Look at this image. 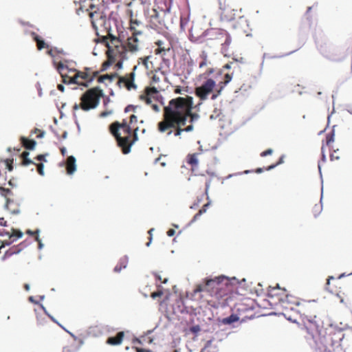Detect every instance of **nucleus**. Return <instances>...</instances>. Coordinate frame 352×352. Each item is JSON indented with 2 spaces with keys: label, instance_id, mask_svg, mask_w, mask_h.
Listing matches in <instances>:
<instances>
[{
  "label": "nucleus",
  "instance_id": "obj_59",
  "mask_svg": "<svg viewBox=\"0 0 352 352\" xmlns=\"http://www.w3.org/2000/svg\"><path fill=\"white\" fill-rule=\"evenodd\" d=\"M182 89L180 88V87H177L175 88V89L174 90V92H175V94H182Z\"/></svg>",
  "mask_w": 352,
  "mask_h": 352
},
{
  "label": "nucleus",
  "instance_id": "obj_64",
  "mask_svg": "<svg viewBox=\"0 0 352 352\" xmlns=\"http://www.w3.org/2000/svg\"><path fill=\"white\" fill-rule=\"evenodd\" d=\"M58 89L61 91H64V86L63 85H58Z\"/></svg>",
  "mask_w": 352,
  "mask_h": 352
},
{
  "label": "nucleus",
  "instance_id": "obj_11",
  "mask_svg": "<svg viewBox=\"0 0 352 352\" xmlns=\"http://www.w3.org/2000/svg\"><path fill=\"white\" fill-rule=\"evenodd\" d=\"M228 280L224 277L216 278L215 279H210L206 280L204 285H197L194 290L195 293L201 292L204 290H208L209 287H212L213 289L216 291V295L221 296L224 295V293H221V290L223 289L224 285H227Z\"/></svg>",
  "mask_w": 352,
  "mask_h": 352
},
{
  "label": "nucleus",
  "instance_id": "obj_16",
  "mask_svg": "<svg viewBox=\"0 0 352 352\" xmlns=\"http://www.w3.org/2000/svg\"><path fill=\"white\" fill-rule=\"evenodd\" d=\"M135 68H136V67L135 66L133 68V72H132L129 74H127L124 76L119 77V79H118V81L117 83L119 87H121V85L123 84L127 90H131L132 89H136L137 86L134 83V79H135L134 70L135 69Z\"/></svg>",
  "mask_w": 352,
  "mask_h": 352
},
{
  "label": "nucleus",
  "instance_id": "obj_48",
  "mask_svg": "<svg viewBox=\"0 0 352 352\" xmlns=\"http://www.w3.org/2000/svg\"><path fill=\"white\" fill-rule=\"evenodd\" d=\"M134 349L136 352H153L151 350L144 349L139 347H134Z\"/></svg>",
  "mask_w": 352,
  "mask_h": 352
},
{
  "label": "nucleus",
  "instance_id": "obj_35",
  "mask_svg": "<svg viewBox=\"0 0 352 352\" xmlns=\"http://www.w3.org/2000/svg\"><path fill=\"white\" fill-rule=\"evenodd\" d=\"M326 145L329 147L331 146V144L334 142V134L333 133H328L326 135Z\"/></svg>",
  "mask_w": 352,
  "mask_h": 352
},
{
  "label": "nucleus",
  "instance_id": "obj_27",
  "mask_svg": "<svg viewBox=\"0 0 352 352\" xmlns=\"http://www.w3.org/2000/svg\"><path fill=\"white\" fill-rule=\"evenodd\" d=\"M21 142L22 145L26 148L29 150H33L36 144V141L33 140L28 139L25 137L21 138Z\"/></svg>",
  "mask_w": 352,
  "mask_h": 352
},
{
  "label": "nucleus",
  "instance_id": "obj_52",
  "mask_svg": "<svg viewBox=\"0 0 352 352\" xmlns=\"http://www.w3.org/2000/svg\"><path fill=\"white\" fill-rule=\"evenodd\" d=\"M154 230L153 228H151L148 230V233L149 234V242L146 243V245L148 246L150 243L151 242V240H152V232Z\"/></svg>",
  "mask_w": 352,
  "mask_h": 352
},
{
  "label": "nucleus",
  "instance_id": "obj_38",
  "mask_svg": "<svg viewBox=\"0 0 352 352\" xmlns=\"http://www.w3.org/2000/svg\"><path fill=\"white\" fill-rule=\"evenodd\" d=\"M151 56H145V57H142V58H139V60H138V63H142V65L146 68V69H148V62H149V59H150Z\"/></svg>",
  "mask_w": 352,
  "mask_h": 352
},
{
  "label": "nucleus",
  "instance_id": "obj_19",
  "mask_svg": "<svg viewBox=\"0 0 352 352\" xmlns=\"http://www.w3.org/2000/svg\"><path fill=\"white\" fill-rule=\"evenodd\" d=\"M232 78V74H225V76L223 77V80L219 82V84L217 85L218 88L217 89H215L214 93H213V94H212L211 99L212 100H216L217 98L221 95V91H223V89H224L226 85L231 81Z\"/></svg>",
  "mask_w": 352,
  "mask_h": 352
},
{
  "label": "nucleus",
  "instance_id": "obj_50",
  "mask_svg": "<svg viewBox=\"0 0 352 352\" xmlns=\"http://www.w3.org/2000/svg\"><path fill=\"white\" fill-rule=\"evenodd\" d=\"M35 159L38 161H46L45 155H38L35 157Z\"/></svg>",
  "mask_w": 352,
  "mask_h": 352
},
{
  "label": "nucleus",
  "instance_id": "obj_22",
  "mask_svg": "<svg viewBox=\"0 0 352 352\" xmlns=\"http://www.w3.org/2000/svg\"><path fill=\"white\" fill-rule=\"evenodd\" d=\"M74 78H75V84L80 86L84 87V84L87 82V81L89 80V78L87 76V74L86 72L82 71H79L75 69V74H74Z\"/></svg>",
  "mask_w": 352,
  "mask_h": 352
},
{
  "label": "nucleus",
  "instance_id": "obj_25",
  "mask_svg": "<svg viewBox=\"0 0 352 352\" xmlns=\"http://www.w3.org/2000/svg\"><path fill=\"white\" fill-rule=\"evenodd\" d=\"M76 169V159L74 156H69L66 161V170L69 175L73 174Z\"/></svg>",
  "mask_w": 352,
  "mask_h": 352
},
{
  "label": "nucleus",
  "instance_id": "obj_17",
  "mask_svg": "<svg viewBox=\"0 0 352 352\" xmlns=\"http://www.w3.org/2000/svg\"><path fill=\"white\" fill-rule=\"evenodd\" d=\"M11 231V233H10L9 232H0V235L1 236L8 235L9 236L8 239H6L1 242V245H0V250L5 246L11 245L17 239L21 238L23 236V232H21L20 230H16L12 228Z\"/></svg>",
  "mask_w": 352,
  "mask_h": 352
},
{
  "label": "nucleus",
  "instance_id": "obj_29",
  "mask_svg": "<svg viewBox=\"0 0 352 352\" xmlns=\"http://www.w3.org/2000/svg\"><path fill=\"white\" fill-rule=\"evenodd\" d=\"M128 264V257L123 256L122 257L117 265L114 268V271L116 272H120L122 269L125 268Z\"/></svg>",
  "mask_w": 352,
  "mask_h": 352
},
{
  "label": "nucleus",
  "instance_id": "obj_1",
  "mask_svg": "<svg viewBox=\"0 0 352 352\" xmlns=\"http://www.w3.org/2000/svg\"><path fill=\"white\" fill-rule=\"evenodd\" d=\"M193 98L192 96L177 97L171 99L164 107L162 120L157 124V129L167 136L181 138L184 132L194 130V121L198 115L192 112Z\"/></svg>",
  "mask_w": 352,
  "mask_h": 352
},
{
  "label": "nucleus",
  "instance_id": "obj_61",
  "mask_svg": "<svg viewBox=\"0 0 352 352\" xmlns=\"http://www.w3.org/2000/svg\"><path fill=\"white\" fill-rule=\"evenodd\" d=\"M6 221L4 218H0V226H6Z\"/></svg>",
  "mask_w": 352,
  "mask_h": 352
},
{
  "label": "nucleus",
  "instance_id": "obj_46",
  "mask_svg": "<svg viewBox=\"0 0 352 352\" xmlns=\"http://www.w3.org/2000/svg\"><path fill=\"white\" fill-rule=\"evenodd\" d=\"M163 294V292L162 291H157V292H153L151 295V296L153 298H156L157 297H160L162 296Z\"/></svg>",
  "mask_w": 352,
  "mask_h": 352
},
{
  "label": "nucleus",
  "instance_id": "obj_62",
  "mask_svg": "<svg viewBox=\"0 0 352 352\" xmlns=\"http://www.w3.org/2000/svg\"><path fill=\"white\" fill-rule=\"evenodd\" d=\"M231 64L232 63H227L224 66H223V68L224 69H229L231 68Z\"/></svg>",
  "mask_w": 352,
  "mask_h": 352
},
{
  "label": "nucleus",
  "instance_id": "obj_54",
  "mask_svg": "<svg viewBox=\"0 0 352 352\" xmlns=\"http://www.w3.org/2000/svg\"><path fill=\"white\" fill-rule=\"evenodd\" d=\"M175 233V230L173 229H169L168 231H167V235L168 236H173Z\"/></svg>",
  "mask_w": 352,
  "mask_h": 352
},
{
  "label": "nucleus",
  "instance_id": "obj_15",
  "mask_svg": "<svg viewBox=\"0 0 352 352\" xmlns=\"http://www.w3.org/2000/svg\"><path fill=\"white\" fill-rule=\"evenodd\" d=\"M147 19L149 26L154 30H162L165 25L164 21L160 16L159 12L155 8L148 12Z\"/></svg>",
  "mask_w": 352,
  "mask_h": 352
},
{
  "label": "nucleus",
  "instance_id": "obj_57",
  "mask_svg": "<svg viewBox=\"0 0 352 352\" xmlns=\"http://www.w3.org/2000/svg\"><path fill=\"white\" fill-rule=\"evenodd\" d=\"M36 241L38 243V248L41 249L43 246L41 240L39 239L38 235L35 236Z\"/></svg>",
  "mask_w": 352,
  "mask_h": 352
},
{
  "label": "nucleus",
  "instance_id": "obj_49",
  "mask_svg": "<svg viewBox=\"0 0 352 352\" xmlns=\"http://www.w3.org/2000/svg\"><path fill=\"white\" fill-rule=\"evenodd\" d=\"M160 77L156 75V74H154L153 76H152V82L153 83H157L158 82H160Z\"/></svg>",
  "mask_w": 352,
  "mask_h": 352
},
{
  "label": "nucleus",
  "instance_id": "obj_30",
  "mask_svg": "<svg viewBox=\"0 0 352 352\" xmlns=\"http://www.w3.org/2000/svg\"><path fill=\"white\" fill-rule=\"evenodd\" d=\"M118 74L116 73L112 74H104L102 76H100L98 78V82L99 83H103L105 80H108L109 82H111L114 78L117 77Z\"/></svg>",
  "mask_w": 352,
  "mask_h": 352
},
{
  "label": "nucleus",
  "instance_id": "obj_14",
  "mask_svg": "<svg viewBox=\"0 0 352 352\" xmlns=\"http://www.w3.org/2000/svg\"><path fill=\"white\" fill-rule=\"evenodd\" d=\"M57 69L62 77L63 82L65 84H75V69H69L67 65L59 63Z\"/></svg>",
  "mask_w": 352,
  "mask_h": 352
},
{
  "label": "nucleus",
  "instance_id": "obj_24",
  "mask_svg": "<svg viewBox=\"0 0 352 352\" xmlns=\"http://www.w3.org/2000/svg\"><path fill=\"white\" fill-rule=\"evenodd\" d=\"M124 333L123 331L118 332L116 336L109 337L107 340V343L110 345H118L120 344L124 338Z\"/></svg>",
  "mask_w": 352,
  "mask_h": 352
},
{
  "label": "nucleus",
  "instance_id": "obj_33",
  "mask_svg": "<svg viewBox=\"0 0 352 352\" xmlns=\"http://www.w3.org/2000/svg\"><path fill=\"white\" fill-rule=\"evenodd\" d=\"M210 205V203H207L204 204L202 208L199 210V212L195 214L192 219V221H196L202 214L205 213Z\"/></svg>",
  "mask_w": 352,
  "mask_h": 352
},
{
  "label": "nucleus",
  "instance_id": "obj_32",
  "mask_svg": "<svg viewBox=\"0 0 352 352\" xmlns=\"http://www.w3.org/2000/svg\"><path fill=\"white\" fill-rule=\"evenodd\" d=\"M141 26H142V23L140 21L136 19H133L132 17L131 18L129 25L130 31H131L132 27L135 28L136 30H142L141 28H140Z\"/></svg>",
  "mask_w": 352,
  "mask_h": 352
},
{
  "label": "nucleus",
  "instance_id": "obj_37",
  "mask_svg": "<svg viewBox=\"0 0 352 352\" xmlns=\"http://www.w3.org/2000/svg\"><path fill=\"white\" fill-rule=\"evenodd\" d=\"M340 158V153L339 152V150H334L331 154H330V159L331 161L334 160H338Z\"/></svg>",
  "mask_w": 352,
  "mask_h": 352
},
{
  "label": "nucleus",
  "instance_id": "obj_28",
  "mask_svg": "<svg viewBox=\"0 0 352 352\" xmlns=\"http://www.w3.org/2000/svg\"><path fill=\"white\" fill-rule=\"evenodd\" d=\"M0 195L6 199V207H8V204L10 201V197L12 195V192L9 188L0 187Z\"/></svg>",
  "mask_w": 352,
  "mask_h": 352
},
{
  "label": "nucleus",
  "instance_id": "obj_51",
  "mask_svg": "<svg viewBox=\"0 0 352 352\" xmlns=\"http://www.w3.org/2000/svg\"><path fill=\"white\" fill-rule=\"evenodd\" d=\"M36 132H38V133H39L37 135V138H43V137L44 133H44V131H41V130H39V129H35V133H36Z\"/></svg>",
  "mask_w": 352,
  "mask_h": 352
},
{
  "label": "nucleus",
  "instance_id": "obj_36",
  "mask_svg": "<svg viewBox=\"0 0 352 352\" xmlns=\"http://www.w3.org/2000/svg\"><path fill=\"white\" fill-rule=\"evenodd\" d=\"M96 15H98V14L97 13V12L95 10L94 12H91L89 13V17H90V19H91V25H92V27L94 28V30H97V25H96V21H95V16Z\"/></svg>",
  "mask_w": 352,
  "mask_h": 352
},
{
  "label": "nucleus",
  "instance_id": "obj_63",
  "mask_svg": "<svg viewBox=\"0 0 352 352\" xmlns=\"http://www.w3.org/2000/svg\"><path fill=\"white\" fill-rule=\"evenodd\" d=\"M109 114V112H107V111H103L100 113V116L101 117H105L107 116H108Z\"/></svg>",
  "mask_w": 352,
  "mask_h": 352
},
{
  "label": "nucleus",
  "instance_id": "obj_56",
  "mask_svg": "<svg viewBox=\"0 0 352 352\" xmlns=\"http://www.w3.org/2000/svg\"><path fill=\"white\" fill-rule=\"evenodd\" d=\"M321 150H322V161L324 162L326 161V157H325L324 151V145L322 146Z\"/></svg>",
  "mask_w": 352,
  "mask_h": 352
},
{
  "label": "nucleus",
  "instance_id": "obj_43",
  "mask_svg": "<svg viewBox=\"0 0 352 352\" xmlns=\"http://www.w3.org/2000/svg\"><path fill=\"white\" fill-rule=\"evenodd\" d=\"M283 157H281L280 158V160H278V162H276V164H272V165H271V166H268V167L266 168V170H271V169H272V168H275L276 166H278V165L280 164L281 163H283Z\"/></svg>",
  "mask_w": 352,
  "mask_h": 352
},
{
  "label": "nucleus",
  "instance_id": "obj_34",
  "mask_svg": "<svg viewBox=\"0 0 352 352\" xmlns=\"http://www.w3.org/2000/svg\"><path fill=\"white\" fill-rule=\"evenodd\" d=\"M163 42L162 41H158L155 43V44L158 46L157 49L155 50V54H161L163 52L168 51L169 48H165L164 47H162Z\"/></svg>",
  "mask_w": 352,
  "mask_h": 352
},
{
  "label": "nucleus",
  "instance_id": "obj_7",
  "mask_svg": "<svg viewBox=\"0 0 352 352\" xmlns=\"http://www.w3.org/2000/svg\"><path fill=\"white\" fill-rule=\"evenodd\" d=\"M131 36H129L126 41L122 44L121 50L124 52V55L127 58V53L135 54L140 50V41L138 36L142 35V30H136L135 28H131Z\"/></svg>",
  "mask_w": 352,
  "mask_h": 352
},
{
  "label": "nucleus",
  "instance_id": "obj_3",
  "mask_svg": "<svg viewBox=\"0 0 352 352\" xmlns=\"http://www.w3.org/2000/svg\"><path fill=\"white\" fill-rule=\"evenodd\" d=\"M318 305L316 300L303 302L300 305V320L308 333L314 336L320 333L321 320L317 316Z\"/></svg>",
  "mask_w": 352,
  "mask_h": 352
},
{
  "label": "nucleus",
  "instance_id": "obj_20",
  "mask_svg": "<svg viewBox=\"0 0 352 352\" xmlns=\"http://www.w3.org/2000/svg\"><path fill=\"white\" fill-rule=\"evenodd\" d=\"M201 155L200 153H190L186 156V163L191 167V170L193 171L198 167L199 164V156Z\"/></svg>",
  "mask_w": 352,
  "mask_h": 352
},
{
  "label": "nucleus",
  "instance_id": "obj_26",
  "mask_svg": "<svg viewBox=\"0 0 352 352\" xmlns=\"http://www.w3.org/2000/svg\"><path fill=\"white\" fill-rule=\"evenodd\" d=\"M32 36L34 41L36 43V47L38 50H41L43 48H47L49 47L48 45H47L45 41L42 40L41 38L35 32H32Z\"/></svg>",
  "mask_w": 352,
  "mask_h": 352
},
{
  "label": "nucleus",
  "instance_id": "obj_18",
  "mask_svg": "<svg viewBox=\"0 0 352 352\" xmlns=\"http://www.w3.org/2000/svg\"><path fill=\"white\" fill-rule=\"evenodd\" d=\"M303 302H307V301L305 300H299L297 298L287 294V298L285 299H284L282 307H285L286 309H294L293 306L296 305L298 307L297 311L300 314V305Z\"/></svg>",
  "mask_w": 352,
  "mask_h": 352
},
{
  "label": "nucleus",
  "instance_id": "obj_47",
  "mask_svg": "<svg viewBox=\"0 0 352 352\" xmlns=\"http://www.w3.org/2000/svg\"><path fill=\"white\" fill-rule=\"evenodd\" d=\"M190 331L194 333H198L199 331H200V327L199 325H195V326H193L192 327H190Z\"/></svg>",
  "mask_w": 352,
  "mask_h": 352
},
{
  "label": "nucleus",
  "instance_id": "obj_42",
  "mask_svg": "<svg viewBox=\"0 0 352 352\" xmlns=\"http://www.w3.org/2000/svg\"><path fill=\"white\" fill-rule=\"evenodd\" d=\"M208 61L206 56L205 55L203 56L202 60L199 63V66L200 68H202V67L208 65Z\"/></svg>",
  "mask_w": 352,
  "mask_h": 352
},
{
  "label": "nucleus",
  "instance_id": "obj_4",
  "mask_svg": "<svg viewBox=\"0 0 352 352\" xmlns=\"http://www.w3.org/2000/svg\"><path fill=\"white\" fill-rule=\"evenodd\" d=\"M102 41L107 47L108 60L103 63L102 71L105 70L108 66L114 63L117 59H119L117 65L118 67L121 66L122 60L126 59V56L124 55V52L121 50L123 43L118 38L110 33L102 37Z\"/></svg>",
  "mask_w": 352,
  "mask_h": 352
},
{
  "label": "nucleus",
  "instance_id": "obj_13",
  "mask_svg": "<svg viewBox=\"0 0 352 352\" xmlns=\"http://www.w3.org/2000/svg\"><path fill=\"white\" fill-rule=\"evenodd\" d=\"M287 294L286 289L277 286L270 288L268 290L267 296L272 304H280L282 306L284 299L287 298Z\"/></svg>",
  "mask_w": 352,
  "mask_h": 352
},
{
  "label": "nucleus",
  "instance_id": "obj_9",
  "mask_svg": "<svg viewBox=\"0 0 352 352\" xmlns=\"http://www.w3.org/2000/svg\"><path fill=\"white\" fill-rule=\"evenodd\" d=\"M219 15L222 21H232L238 16V10L233 8L228 0H218Z\"/></svg>",
  "mask_w": 352,
  "mask_h": 352
},
{
  "label": "nucleus",
  "instance_id": "obj_44",
  "mask_svg": "<svg viewBox=\"0 0 352 352\" xmlns=\"http://www.w3.org/2000/svg\"><path fill=\"white\" fill-rule=\"evenodd\" d=\"M135 109H136V107L133 106V105H131V104H129L128 106H126L124 109V112L125 113H128V112H130V111H135Z\"/></svg>",
  "mask_w": 352,
  "mask_h": 352
},
{
  "label": "nucleus",
  "instance_id": "obj_31",
  "mask_svg": "<svg viewBox=\"0 0 352 352\" xmlns=\"http://www.w3.org/2000/svg\"><path fill=\"white\" fill-rule=\"evenodd\" d=\"M30 153L28 151H23L22 154L21 155V165L22 166H28L30 164H35V163L28 158Z\"/></svg>",
  "mask_w": 352,
  "mask_h": 352
},
{
  "label": "nucleus",
  "instance_id": "obj_6",
  "mask_svg": "<svg viewBox=\"0 0 352 352\" xmlns=\"http://www.w3.org/2000/svg\"><path fill=\"white\" fill-rule=\"evenodd\" d=\"M206 41H210L214 45L221 46V52L226 56L229 46L232 42L230 34L223 29L212 28L205 33Z\"/></svg>",
  "mask_w": 352,
  "mask_h": 352
},
{
  "label": "nucleus",
  "instance_id": "obj_60",
  "mask_svg": "<svg viewBox=\"0 0 352 352\" xmlns=\"http://www.w3.org/2000/svg\"><path fill=\"white\" fill-rule=\"evenodd\" d=\"M60 151L63 156H65L67 154V150L65 147L60 148Z\"/></svg>",
  "mask_w": 352,
  "mask_h": 352
},
{
  "label": "nucleus",
  "instance_id": "obj_5",
  "mask_svg": "<svg viewBox=\"0 0 352 352\" xmlns=\"http://www.w3.org/2000/svg\"><path fill=\"white\" fill-rule=\"evenodd\" d=\"M103 96L102 90L96 87L86 91L80 97V103L73 106V111L81 109L85 111L95 109L99 104L100 98Z\"/></svg>",
  "mask_w": 352,
  "mask_h": 352
},
{
  "label": "nucleus",
  "instance_id": "obj_23",
  "mask_svg": "<svg viewBox=\"0 0 352 352\" xmlns=\"http://www.w3.org/2000/svg\"><path fill=\"white\" fill-rule=\"evenodd\" d=\"M83 70L85 72H86L89 78V80L87 81V82L84 84V87H88L93 82V80L98 76L100 72L94 71L91 67H85Z\"/></svg>",
  "mask_w": 352,
  "mask_h": 352
},
{
  "label": "nucleus",
  "instance_id": "obj_53",
  "mask_svg": "<svg viewBox=\"0 0 352 352\" xmlns=\"http://www.w3.org/2000/svg\"><path fill=\"white\" fill-rule=\"evenodd\" d=\"M26 233L28 234H30V235H36H36H38V230H36L34 232H32L30 230H28L26 231Z\"/></svg>",
  "mask_w": 352,
  "mask_h": 352
},
{
  "label": "nucleus",
  "instance_id": "obj_55",
  "mask_svg": "<svg viewBox=\"0 0 352 352\" xmlns=\"http://www.w3.org/2000/svg\"><path fill=\"white\" fill-rule=\"evenodd\" d=\"M214 72V69L213 68H209L206 70V72L203 74V75H210L211 74H212Z\"/></svg>",
  "mask_w": 352,
  "mask_h": 352
},
{
  "label": "nucleus",
  "instance_id": "obj_39",
  "mask_svg": "<svg viewBox=\"0 0 352 352\" xmlns=\"http://www.w3.org/2000/svg\"><path fill=\"white\" fill-rule=\"evenodd\" d=\"M7 169L10 172L13 170V159H7L5 160Z\"/></svg>",
  "mask_w": 352,
  "mask_h": 352
},
{
  "label": "nucleus",
  "instance_id": "obj_21",
  "mask_svg": "<svg viewBox=\"0 0 352 352\" xmlns=\"http://www.w3.org/2000/svg\"><path fill=\"white\" fill-rule=\"evenodd\" d=\"M26 246L27 244L25 243V241H23L16 246L11 247L8 250H7L5 252L4 255L2 257V259L5 260L13 254L19 253Z\"/></svg>",
  "mask_w": 352,
  "mask_h": 352
},
{
  "label": "nucleus",
  "instance_id": "obj_41",
  "mask_svg": "<svg viewBox=\"0 0 352 352\" xmlns=\"http://www.w3.org/2000/svg\"><path fill=\"white\" fill-rule=\"evenodd\" d=\"M35 166H36L37 167V171L39 175H44V165L42 163H39V164H34Z\"/></svg>",
  "mask_w": 352,
  "mask_h": 352
},
{
  "label": "nucleus",
  "instance_id": "obj_40",
  "mask_svg": "<svg viewBox=\"0 0 352 352\" xmlns=\"http://www.w3.org/2000/svg\"><path fill=\"white\" fill-rule=\"evenodd\" d=\"M237 318L233 315L223 319V322L226 324H231L235 322Z\"/></svg>",
  "mask_w": 352,
  "mask_h": 352
},
{
  "label": "nucleus",
  "instance_id": "obj_45",
  "mask_svg": "<svg viewBox=\"0 0 352 352\" xmlns=\"http://www.w3.org/2000/svg\"><path fill=\"white\" fill-rule=\"evenodd\" d=\"M273 153V150L272 148H268L266 151H263L261 153V157H265L267 155H271Z\"/></svg>",
  "mask_w": 352,
  "mask_h": 352
},
{
  "label": "nucleus",
  "instance_id": "obj_12",
  "mask_svg": "<svg viewBox=\"0 0 352 352\" xmlns=\"http://www.w3.org/2000/svg\"><path fill=\"white\" fill-rule=\"evenodd\" d=\"M214 174L212 173L206 172V173L195 175L192 178V182L195 188L199 190H204V192L208 195V188Z\"/></svg>",
  "mask_w": 352,
  "mask_h": 352
},
{
  "label": "nucleus",
  "instance_id": "obj_58",
  "mask_svg": "<svg viewBox=\"0 0 352 352\" xmlns=\"http://www.w3.org/2000/svg\"><path fill=\"white\" fill-rule=\"evenodd\" d=\"M155 277L158 280L161 281L162 283H166L167 281L166 278L162 280L161 276L158 274H155Z\"/></svg>",
  "mask_w": 352,
  "mask_h": 352
},
{
  "label": "nucleus",
  "instance_id": "obj_2",
  "mask_svg": "<svg viewBox=\"0 0 352 352\" xmlns=\"http://www.w3.org/2000/svg\"><path fill=\"white\" fill-rule=\"evenodd\" d=\"M138 122V117L132 114L129 120L123 119L122 122H112L109 127L110 133L114 137L118 146L124 154L131 152L133 144L138 141V127H133V124Z\"/></svg>",
  "mask_w": 352,
  "mask_h": 352
},
{
  "label": "nucleus",
  "instance_id": "obj_10",
  "mask_svg": "<svg viewBox=\"0 0 352 352\" xmlns=\"http://www.w3.org/2000/svg\"><path fill=\"white\" fill-rule=\"evenodd\" d=\"M216 82L212 78H206L201 85L195 87V94L201 100L205 101L210 94L214 93Z\"/></svg>",
  "mask_w": 352,
  "mask_h": 352
},
{
  "label": "nucleus",
  "instance_id": "obj_8",
  "mask_svg": "<svg viewBox=\"0 0 352 352\" xmlns=\"http://www.w3.org/2000/svg\"><path fill=\"white\" fill-rule=\"evenodd\" d=\"M139 98L146 104L151 105L154 111H160V106L157 102L160 101V99H162V97L156 87H146L144 92L140 95Z\"/></svg>",
  "mask_w": 352,
  "mask_h": 352
}]
</instances>
